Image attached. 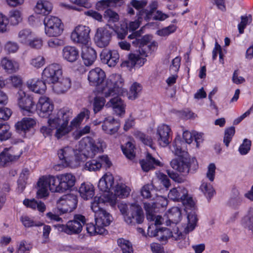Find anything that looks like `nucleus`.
<instances>
[{
	"mask_svg": "<svg viewBox=\"0 0 253 253\" xmlns=\"http://www.w3.org/2000/svg\"><path fill=\"white\" fill-rule=\"evenodd\" d=\"M146 61L145 58L140 57L138 54L130 53L128 55V60L123 61L121 64V66L127 67L129 70H131L135 66L138 67L142 66Z\"/></svg>",
	"mask_w": 253,
	"mask_h": 253,
	"instance_id": "nucleus-23",
	"label": "nucleus"
},
{
	"mask_svg": "<svg viewBox=\"0 0 253 253\" xmlns=\"http://www.w3.org/2000/svg\"><path fill=\"white\" fill-rule=\"evenodd\" d=\"M169 17V15L163 12L161 10H157L152 14V17L150 18V20H155L163 21L165 20Z\"/></svg>",
	"mask_w": 253,
	"mask_h": 253,
	"instance_id": "nucleus-57",
	"label": "nucleus"
},
{
	"mask_svg": "<svg viewBox=\"0 0 253 253\" xmlns=\"http://www.w3.org/2000/svg\"><path fill=\"white\" fill-rule=\"evenodd\" d=\"M184 143L180 139V137H176L170 146V149L176 156L183 157L185 151L182 149V145Z\"/></svg>",
	"mask_w": 253,
	"mask_h": 253,
	"instance_id": "nucleus-35",
	"label": "nucleus"
},
{
	"mask_svg": "<svg viewBox=\"0 0 253 253\" xmlns=\"http://www.w3.org/2000/svg\"><path fill=\"white\" fill-rule=\"evenodd\" d=\"M62 75L61 66L58 64L53 63L44 68L42 73V79L47 84H53L61 78Z\"/></svg>",
	"mask_w": 253,
	"mask_h": 253,
	"instance_id": "nucleus-14",
	"label": "nucleus"
},
{
	"mask_svg": "<svg viewBox=\"0 0 253 253\" xmlns=\"http://www.w3.org/2000/svg\"><path fill=\"white\" fill-rule=\"evenodd\" d=\"M103 165L108 168L111 165V162L107 155L98 156L97 160H96V170L99 169Z\"/></svg>",
	"mask_w": 253,
	"mask_h": 253,
	"instance_id": "nucleus-51",
	"label": "nucleus"
},
{
	"mask_svg": "<svg viewBox=\"0 0 253 253\" xmlns=\"http://www.w3.org/2000/svg\"><path fill=\"white\" fill-rule=\"evenodd\" d=\"M139 163L142 170L145 172L154 169L156 166H161L160 161L154 158L149 152H147L145 159L140 160Z\"/></svg>",
	"mask_w": 253,
	"mask_h": 253,
	"instance_id": "nucleus-24",
	"label": "nucleus"
},
{
	"mask_svg": "<svg viewBox=\"0 0 253 253\" xmlns=\"http://www.w3.org/2000/svg\"><path fill=\"white\" fill-rule=\"evenodd\" d=\"M51 9V3L49 1L42 0L38 1L35 8L37 13L45 15L49 14Z\"/></svg>",
	"mask_w": 253,
	"mask_h": 253,
	"instance_id": "nucleus-34",
	"label": "nucleus"
},
{
	"mask_svg": "<svg viewBox=\"0 0 253 253\" xmlns=\"http://www.w3.org/2000/svg\"><path fill=\"white\" fill-rule=\"evenodd\" d=\"M156 204L145 203L144 204V208L146 212V218L150 221H154L155 219V209Z\"/></svg>",
	"mask_w": 253,
	"mask_h": 253,
	"instance_id": "nucleus-47",
	"label": "nucleus"
},
{
	"mask_svg": "<svg viewBox=\"0 0 253 253\" xmlns=\"http://www.w3.org/2000/svg\"><path fill=\"white\" fill-rule=\"evenodd\" d=\"M53 129H56L55 136L57 139H60L63 136L67 135L70 131H71V127H68V125L65 124L61 123L56 126H50Z\"/></svg>",
	"mask_w": 253,
	"mask_h": 253,
	"instance_id": "nucleus-42",
	"label": "nucleus"
},
{
	"mask_svg": "<svg viewBox=\"0 0 253 253\" xmlns=\"http://www.w3.org/2000/svg\"><path fill=\"white\" fill-rule=\"evenodd\" d=\"M134 136L136 139L140 140L145 145L148 146L150 148L154 149V147L153 146V140L150 136L147 135L144 133L138 130L135 131L134 132Z\"/></svg>",
	"mask_w": 253,
	"mask_h": 253,
	"instance_id": "nucleus-39",
	"label": "nucleus"
},
{
	"mask_svg": "<svg viewBox=\"0 0 253 253\" xmlns=\"http://www.w3.org/2000/svg\"><path fill=\"white\" fill-rule=\"evenodd\" d=\"M19 155H12L7 148H5L0 153V168L4 167L7 163L16 160Z\"/></svg>",
	"mask_w": 253,
	"mask_h": 253,
	"instance_id": "nucleus-33",
	"label": "nucleus"
},
{
	"mask_svg": "<svg viewBox=\"0 0 253 253\" xmlns=\"http://www.w3.org/2000/svg\"><path fill=\"white\" fill-rule=\"evenodd\" d=\"M235 132V127L231 126L225 130L223 142L226 147H228L230 141Z\"/></svg>",
	"mask_w": 253,
	"mask_h": 253,
	"instance_id": "nucleus-54",
	"label": "nucleus"
},
{
	"mask_svg": "<svg viewBox=\"0 0 253 253\" xmlns=\"http://www.w3.org/2000/svg\"><path fill=\"white\" fill-rule=\"evenodd\" d=\"M1 66L8 73L16 72L19 68L18 64L15 61L3 58L1 61Z\"/></svg>",
	"mask_w": 253,
	"mask_h": 253,
	"instance_id": "nucleus-36",
	"label": "nucleus"
},
{
	"mask_svg": "<svg viewBox=\"0 0 253 253\" xmlns=\"http://www.w3.org/2000/svg\"><path fill=\"white\" fill-rule=\"evenodd\" d=\"M54 106L51 100L45 96L40 97L37 104V109L39 116L41 117H48L53 115L51 112L53 110Z\"/></svg>",
	"mask_w": 253,
	"mask_h": 253,
	"instance_id": "nucleus-18",
	"label": "nucleus"
},
{
	"mask_svg": "<svg viewBox=\"0 0 253 253\" xmlns=\"http://www.w3.org/2000/svg\"><path fill=\"white\" fill-rule=\"evenodd\" d=\"M180 58L179 57H176L172 60L169 67V71L171 73L175 74L178 71L180 65Z\"/></svg>",
	"mask_w": 253,
	"mask_h": 253,
	"instance_id": "nucleus-59",
	"label": "nucleus"
},
{
	"mask_svg": "<svg viewBox=\"0 0 253 253\" xmlns=\"http://www.w3.org/2000/svg\"><path fill=\"white\" fill-rule=\"evenodd\" d=\"M60 183L59 175L56 176L44 175L40 178L37 183L39 187L37 193L38 198L47 197L48 195V188L52 192H61Z\"/></svg>",
	"mask_w": 253,
	"mask_h": 253,
	"instance_id": "nucleus-5",
	"label": "nucleus"
},
{
	"mask_svg": "<svg viewBox=\"0 0 253 253\" xmlns=\"http://www.w3.org/2000/svg\"><path fill=\"white\" fill-rule=\"evenodd\" d=\"M111 217L109 213L98 207V210L96 211V234L105 235L108 234V231L104 227L110 225Z\"/></svg>",
	"mask_w": 253,
	"mask_h": 253,
	"instance_id": "nucleus-13",
	"label": "nucleus"
},
{
	"mask_svg": "<svg viewBox=\"0 0 253 253\" xmlns=\"http://www.w3.org/2000/svg\"><path fill=\"white\" fill-rule=\"evenodd\" d=\"M153 188L152 184H147L144 185L141 189V195L144 198H149L151 197V192Z\"/></svg>",
	"mask_w": 253,
	"mask_h": 253,
	"instance_id": "nucleus-62",
	"label": "nucleus"
},
{
	"mask_svg": "<svg viewBox=\"0 0 253 253\" xmlns=\"http://www.w3.org/2000/svg\"><path fill=\"white\" fill-rule=\"evenodd\" d=\"M120 126V123L111 117L105 118L102 126L103 130L109 134H114L116 133Z\"/></svg>",
	"mask_w": 253,
	"mask_h": 253,
	"instance_id": "nucleus-26",
	"label": "nucleus"
},
{
	"mask_svg": "<svg viewBox=\"0 0 253 253\" xmlns=\"http://www.w3.org/2000/svg\"><path fill=\"white\" fill-rule=\"evenodd\" d=\"M20 221L22 222L23 225L26 228L32 227L33 226H40L43 225V224L40 222H36L34 220L27 215H22L20 217Z\"/></svg>",
	"mask_w": 253,
	"mask_h": 253,
	"instance_id": "nucleus-50",
	"label": "nucleus"
},
{
	"mask_svg": "<svg viewBox=\"0 0 253 253\" xmlns=\"http://www.w3.org/2000/svg\"><path fill=\"white\" fill-rule=\"evenodd\" d=\"M252 21V17L251 15H243L241 16V22L238 25V28L240 34H243L244 29L247 25L251 23Z\"/></svg>",
	"mask_w": 253,
	"mask_h": 253,
	"instance_id": "nucleus-52",
	"label": "nucleus"
},
{
	"mask_svg": "<svg viewBox=\"0 0 253 253\" xmlns=\"http://www.w3.org/2000/svg\"><path fill=\"white\" fill-rule=\"evenodd\" d=\"M64 41L62 39L58 38L51 39L48 41L47 44L50 48H55L59 46L64 45Z\"/></svg>",
	"mask_w": 253,
	"mask_h": 253,
	"instance_id": "nucleus-58",
	"label": "nucleus"
},
{
	"mask_svg": "<svg viewBox=\"0 0 253 253\" xmlns=\"http://www.w3.org/2000/svg\"><path fill=\"white\" fill-rule=\"evenodd\" d=\"M104 18L109 23L118 22L120 19L119 14L112 9H107L104 13Z\"/></svg>",
	"mask_w": 253,
	"mask_h": 253,
	"instance_id": "nucleus-45",
	"label": "nucleus"
},
{
	"mask_svg": "<svg viewBox=\"0 0 253 253\" xmlns=\"http://www.w3.org/2000/svg\"><path fill=\"white\" fill-rule=\"evenodd\" d=\"M109 84V79L106 80L104 71L100 68H96V113L102 109L105 103L104 97L98 96L97 94L100 93L104 96Z\"/></svg>",
	"mask_w": 253,
	"mask_h": 253,
	"instance_id": "nucleus-7",
	"label": "nucleus"
},
{
	"mask_svg": "<svg viewBox=\"0 0 253 253\" xmlns=\"http://www.w3.org/2000/svg\"><path fill=\"white\" fill-rule=\"evenodd\" d=\"M171 168L184 175L193 173L198 169L199 166L195 157L182 158L173 159L170 162Z\"/></svg>",
	"mask_w": 253,
	"mask_h": 253,
	"instance_id": "nucleus-9",
	"label": "nucleus"
},
{
	"mask_svg": "<svg viewBox=\"0 0 253 253\" xmlns=\"http://www.w3.org/2000/svg\"><path fill=\"white\" fill-rule=\"evenodd\" d=\"M85 223V217L81 214H76L73 220L69 221L66 225L58 224L56 227L59 231L68 234H78L82 231L83 225Z\"/></svg>",
	"mask_w": 253,
	"mask_h": 253,
	"instance_id": "nucleus-11",
	"label": "nucleus"
},
{
	"mask_svg": "<svg viewBox=\"0 0 253 253\" xmlns=\"http://www.w3.org/2000/svg\"><path fill=\"white\" fill-rule=\"evenodd\" d=\"M142 86L140 84L137 82L133 83L131 85L128 93V98L134 100L137 98L142 90Z\"/></svg>",
	"mask_w": 253,
	"mask_h": 253,
	"instance_id": "nucleus-44",
	"label": "nucleus"
},
{
	"mask_svg": "<svg viewBox=\"0 0 253 253\" xmlns=\"http://www.w3.org/2000/svg\"><path fill=\"white\" fill-rule=\"evenodd\" d=\"M77 204L78 197L72 194L63 195L57 203L58 209L63 213L72 211L76 208Z\"/></svg>",
	"mask_w": 253,
	"mask_h": 253,
	"instance_id": "nucleus-15",
	"label": "nucleus"
},
{
	"mask_svg": "<svg viewBox=\"0 0 253 253\" xmlns=\"http://www.w3.org/2000/svg\"><path fill=\"white\" fill-rule=\"evenodd\" d=\"M117 242L118 246L121 249L122 253H133L132 244L128 240L119 238Z\"/></svg>",
	"mask_w": 253,
	"mask_h": 253,
	"instance_id": "nucleus-43",
	"label": "nucleus"
},
{
	"mask_svg": "<svg viewBox=\"0 0 253 253\" xmlns=\"http://www.w3.org/2000/svg\"><path fill=\"white\" fill-rule=\"evenodd\" d=\"M79 193L81 196L84 200H92L91 203V209L93 211H94L93 209V205L95 203V198L93 199L94 195V189L92 184L90 183H82L79 188Z\"/></svg>",
	"mask_w": 253,
	"mask_h": 253,
	"instance_id": "nucleus-22",
	"label": "nucleus"
},
{
	"mask_svg": "<svg viewBox=\"0 0 253 253\" xmlns=\"http://www.w3.org/2000/svg\"><path fill=\"white\" fill-rule=\"evenodd\" d=\"M187 225L185 229V233L180 231L177 226H174L172 230L166 227L156 228L154 233L151 235L156 237L163 244H166L168 240L171 238L174 240L182 239L186 234L193 231L197 225L198 218L195 212L193 211L187 214Z\"/></svg>",
	"mask_w": 253,
	"mask_h": 253,
	"instance_id": "nucleus-4",
	"label": "nucleus"
},
{
	"mask_svg": "<svg viewBox=\"0 0 253 253\" xmlns=\"http://www.w3.org/2000/svg\"><path fill=\"white\" fill-rule=\"evenodd\" d=\"M157 134L159 135L158 141L163 147L168 146L171 141V131L170 127L165 124L160 125L157 128Z\"/></svg>",
	"mask_w": 253,
	"mask_h": 253,
	"instance_id": "nucleus-21",
	"label": "nucleus"
},
{
	"mask_svg": "<svg viewBox=\"0 0 253 253\" xmlns=\"http://www.w3.org/2000/svg\"><path fill=\"white\" fill-rule=\"evenodd\" d=\"M96 37L98 38V39L96 42V45L99 47H104L107 46L110 42V36L107 32H103L102 34H100L99 36V29H97L96 32Z\"/></svg>",
	"mask_w": 253,
	"mask_h": 253,
	"instance_id": "nucleus-41",
	"label": "nucleus"
},
{
	"mask_svg": "<svg viewBox=\"0 0 253 253\" xmlns=\"http://www.w3.org/2000/svg\"><path fill=\"white\" fill-rule=\"evenodd\" d=\"M252 141L245 138L243 140V143L240 145L238 151L241 155H247L251 150Z\"/></svg>",
	"mask_w": 253,
	"mask_h": 253,
	"instance_id": "nucleus-53",
	"label": "nucleus"
},
{
	"mask_svg": "<svg viewBox=\"0 0 253 253\" xmlns=\"http://www.w3.org/2000/svg\"><path fill=\"white\" fill-rule=\"evenodd\" d=\"M71 83L69 78H60L52 85L54 92L57 94H62L66 92L71 87Z\"/></svg>",
	"mask_w": 253,
	"mask_h": 253,
	"instance_id": "nucleus-27",
	"label": "nucleus"
},
{
	"mask_svg": "<svg viewBox=\"0 0 253 253\" xmlns=\"http://www.w3.org/2000/svg\"><path fill=\"white\" fill-rule=\"evenodd\" d=\"M109 84L106 92H104V97H112L107 103L106 106L112 107L114 112L117 115H121L125 113V107L123 100L120 96H123L127 91L123 87L124 79L119 74L111 75L109 79Z\"/></svg>",
	"mask_w": 253,
	"mask_h": 253,
	"instance_id": "nucleus-2",
	"label": "nucleus"
},
{
	"mask_svg": "<svg viewBox=\"0 0 253 253\" xmlns=\"http://www.w3.org/2000/svg\"><path fill=\"white\" fill-rule=\"evenodd\" d=\"M10 126L6 124L0 123V140L5 141L9 139L12 133L9 131Z\"/></svg>",
	"mask_w": 253,
	"mask_h": 253,
	"instance_id": "nucleus-48",
	"label": "nucleus"
},
{
	"mask_svg": "<svg viewBox=\"0 0 253 253\" xmlns=\"http://www.w3.org/2000/svg\"><path fill=\"white\" fill-rule=\"evenodd\" d=\"M158 7V1L156 0L152 1L148 7L149 9H142L139 11V17L140 19H144L146 21H149L150 18L152 17V14L157 11Z\"/></svg>",
	"mask_w": 253,
	"mask_h": 253,
	"instance_id": "nucleus-31",
	"label": "nucleus"
},
{
	"mask_svg": "<svg viewBox=\"0 0 253 253\" xmlns=\"http://www.w3.org/2000/svg\"><path fill=\"white\" fill-rule=\"evenodd\" d=\"M8 23L7 18L0 13V32L3 33L7 31Z\"/></svg>",
	"mask_w": 253,
	"mask_h": 253,
	"instance_id": "nucleus-63",
	"label": "nucleus"
},
{
	"mask_svg": "<svg viewBox=\"0 0 253 253\" xmlns=\"http://www.w3.org/2000/svg\"><path fill=\"white\" fill-rule=\"evenodd\" d=\"M36 121L31 118H24L15 124V128L19 133H25L36 125Z\"/></svg>",
	"mask_w": 253,
	"mask_h": 253,
	"instance_id": "nucleus-30",
	"label": "nucleus"
},
{
	"mask_svg": "<svg viewBox=\"0 0 253 253\" xmlns=\"http://www.w3.org/2000/svg\"><path fill=\"white\" fill-rule=\"evenodd\" d=\"M45 64V59L42 56H38L31 60V64L37 68H39Z\"/></svg>",
	"mask_w": 253,
	"mask_h": 253,
	"instance_id": "nucleus-60",
	"label": "nucleus"
},
{
	"mask_svg": "<svg viewBox=\"0 0 253 253\" xmlns=\"http://www.w3.org/2000/svg\"><path fill=\"white\" fill-rule=\"evenodd\" d=\"M89 111L86 109H84L77 116V117L74 118L71 122L70 125L68 126V127H71V130L74 128H77L80 126L83 120L86 118H89Z\"/></svg>",
	"mask_w": 253,
	"mask_h": 253,
	"instance_id": "nucleus-38",
	"label": "nucleus"
},
{
	"mask_svg": "<svg viewBox=\"0 0 253 253\" xmlns=\"http://www.w3.org/2000/svg\"><path fill=\"white\" fill-rule=\"evenodd\" d=\"M44 31L49 37H57L64 30V25L61 20L55 16H47L44 19Z\"/></svg>",
	"mask_w": 253,
	"mask_h": 253,
	"instance_id": "nucleus-10",
	"label": "nucleus"
},
{
	"mask_svg": "<svg viewBox=\"0 0 253 253\" xmlns=\"http://www.w3.org/2000/svg\"><path fill=\"white\" fill-rule=\"evenodd\" d=\"M34 35V33L30 29H24L18 32L17 38L20 42L27 44Z\"/></svg>",
	"mask_w": 253,
	"mask_h": 253,
	"instance_id": "nucleus-37",
	"label": "nucleus"
},
{
	"mask_svg": "<svg viewBox=\"0 0 253 253\" xmlns=\"http://www.w3.org/2000/svg\"><path fill=\"white\" fill-rule=\"evenodd\" d=\"M200 189L204 193L205 196L209 199V200L213 196L214 190L210 183L203 181Z\"/></svg>",
	"mask_w": 253,
	"mask_h": 253,
	"instance_id": "nucleus-46",
	"label": "nucleus"
},
{
	"mask_svg": "<svg viewBox=\"0 0 253 253\" xmlns=\"http://www.w3.org/2000/svg\"><path fill=\"white\" fill-rule=\"evenodd\" d=\"M59 178L60 180V187L61 193L70 190L75 185L76 182L75 176L70 173L60 174Z\"/></svg>",
	"mask_w": 253,
	"mask_h": 253,
	"instance_id": "nucleus-25",
	"label": "nucleus"
},
{
	"mask_svg": "<svg viewBox=\"0 0 253 253\" xmlns=\"http://www.w3.org/2000/svg\"><path fill=\"white\" fill-rule=\"evenodd\" d=\"M59 159L63 167L76 168L80 166L83 160V156L79 151H74L70 147H65L58 152Z\"/></svg>",
	"mask_w": 253,
	"mask_h": 253,
	"instance_id": "nucleus-8",
	"label": "nucleus"
},
{
	"mask_svg": "<svg viewBox=\"0 0 253 253\" xmlns=\"http://www.w3.org/2000/svg\"><path fill=\"white\" fill-rule=\"evenodd\" d=\"M62 56L65 60L74 62L79 57V51L74 46H66L62 49Z\"/></svg>",
	"mask_w": 253,
	"mask_h": 253,
	"instance_id": "nucleus-29",
	"label": "nucleus"
},
{
	"mask_svg": "<svg viewBox=\"0 0 253 253\" xmlns=\"http://www.w3.org/2000/svg\"><path fill=\"white\" fill-rule=\"evenodd\" d=\"M118 207L127 224H140L143 222L144 218L143 211L138 204H131L129 209H127L126 206L124 205H119Z\"/></svg>",
	"mask_w": 253,
	"mask_h": 253,
	"instance_id": "nucleus-6",
	"label": "nucleus"
},
{
	"mask_svg": "<svg viewBox=\"0 0 253 253\" xmlns=\"http://www.w3.org/2000/svg\"><path fill=\"white\" fill-rule=\"evenodd\" d=\"M90 31V29L88 26L79 25L71 35V38L74 42L82 44V57L84 64L86 66L91 65L95 60V50L89 46Z\"/></svg>",
	"mask_w": 253,
	"mask_h": 253,
	"instance_id": "nucleus-3",
	"label": "nucleus"
},
{
	"mask_svg": "<svg viewBox=\"0 0 253 253\" xmlns=\"http://www.w3.org/2000/svg\"><path fill=\"white\" fill-rule=\"evenodd\" d=\"M124 155L128 159H132L135 157L134 146L130 142H127L125 146H122Z\"/></svg>",
	"mask_w": 253,
	"mask_h": 253,
	"instance_id": "nucleus-49",
	"label": "nucleus"
},
{
	"mask_svg": "<svg viewBox=\"0 0 253 253\" xmlns=\"http://www.w3.org/2000/svg\"><path fill=\"white\" fill-rule=\"evenodd\" d=\"M242 225L253 232V214L250 217H245L242 220Z\"/></svg>",
	"mask_w": 253,
	"mask_h": 253,
	"instance_id": "nucleus-64",
	"label": "nucleus"
},
{
	"mask_svg": "<svg viewBox=\"0 0 253 253\" xmlns=\"http://www.w3.org/2000/svg\"><path fill=\"white\" fill-rule=\"evenodd\" d=\"M46 82L42 79L35 80L33 79L28 81L27 82L28 86L32 91L39 94H43L46 89Z\"/></svg>",
	"mask_w": 253,
	"mask_h": 253,
	"instance_id": "nucleus-28",
	"label": "nucleus"
},
{
	"mask_svg": "<svg viewBox=\"0 0 253 253\" xmlns=\"http://www.w3.org/2000/svg\"><path fill=\"white\" fill-rule=\"evenodd\" d=\"M17 100L19 106L23 110L25 115L33 113L34 111L35 104L33 98L27 95L25 92L21 90L17 93Z\"/></svg>",
	"mask_w": 253,
	"mask_h": 253,
	"instance_id": "nucleus-17",
	"label": "nucleus"
},
{
	"mask_svg": "<svg viewBox=\"0 0 253 253\" xmlns=\"http://www.w3.org/2000/svg\"><path fill=\"white\" fill-rule=\"evenodd\" d=\"M42 44L43 41L42 39L39 37H35L34 35L33 38L31 39L27 45L33 48L39 49L42 47Z\"/></svg>",
	"mask_w": 253,
	"mask_h": 253,
	"instance_id": "nucleus-56",
	"label": "nucleus"
},
{
	"mask_svg": "<svg viewBox=\"0 0 253 253\" xmlns=\"http://www.w3.org/2000/svg\"><path fill=\"white\" fill-rule=\"evenodd\" d=\"M243 201V197L239 195L230 199L228 204L233 209H238Z\"/></svg>",
	"mask_w": 253,
	"mask_h": 253,
	"instance_id": "nucleus-55",
	"label": "nucleus"
},
{
	"mask_svg": "<svg viewBox=\"0 0 253 253\" xmlns=\"http://www.w3.org/2000/svg\"><path fill=\"white\" fill-rule=\"evenodd\" d=\"M72 4H68L66 7L69 9L81 11L83 7L89 8L90 4L87 2V0H69Z\"/></svg>",
	"mask_w": 253,
	"mask_h": 253,
	"instance_id": "nucleus-40",
	"label": "nucleus"
},
{
	"mask_svg": "<svg viewBox=\"0 0 253 253\" xmlns=\"http://www.w3.org/2000/svg\"><path fill=\"white\" fill-rule=\"evenodd\" d=\"M10 19L12 24H17L22 20L20 12L18 10H13L11 11Z\"/></svg>",
	"mask_w": 253,
	"mask_h": 253,
	"instance_id": "nucleus-61",
	"label": "nucleus"
},
{
	"mask_svg": "<svg viewBox=\"0 0 253 253\" xmlns=\"http://www.w3.org/2000/svg\"><path fill=\"white\" fill-rule=\"evenodd\" d=\"M100 59L102 63L108 66L115 67L119 62L120 55L116 50L104 48L100 53Z\"/></svg>",
	"mask_w": 253,
	"mask_h": 253,
	"instance_id": "nucleus-19",
	"label": "nucleus"
},
{
	"mask_svg": "<svg viewBox=\"0 0 253 253\" xmlns=\"http://www.w3.org/2000/svg\"><path fill=\"white\" fill-rule=\"evenodd\" d=\"M168 220L166 221L167 225L169 226L171 223L176 226V224L181 220V212L180 209L174 207L169 209L168 214Z\"/></svg>",
	"mask_w": 253,
	"mask_h": 253,
	"instance_id": "nucleus-32",
	"label": "nucleus"
},
{
	"mask_svg": "<svg viewBox=\"0 0 253 253\" xmlns=\"http://www.w3.org/2000/svg\"><path fill=\"white\" fill-rule=\"evenodd\" d=\"M72 118V111L68 109H63L49 116L48 123L49 126H56L61 123L68 125L69 121Z\"/></svg>",
	"mask_w": 253,
	"mask_h": 253,
	"instance_id": "nucleus-16",
	"label": "nucleus"
},
{
	"mask_svg": "<svg viewBox=\"0 0 253 253\" xmlns=\"http://www.w3.org/2000/svg\"><path fill=\"white\" fill-rule=\"evenodd\" d=\"M114 184L112 175H104L99 180L98 184L99 189L102 192L100 196H96V205L101 203L109 204L112 207L116 205L117 198L127 197L130 193V188L125 184H117L114 190L115 193L110 192V190ZM97 207L96 205V208Z\"/></svg>",
	"mask_w": 253,
	"mask_h": 253,
	"instance_id": "nucleus-1",
	"label": "nucleus"
},
{
	"mask_svg": "<svg viewBox=\"0 0 253 253\" xmlns=\"http://www.w3.org/2000/svg\"><path fill=\"white\" fill-rule=\"evenodd\" d=\"M168 196L174 201L181 202L186 208H193L194 207L195 203L185 188H174L170 190Z\"/></svg>",
	"mask_w": 253,
	"mask_h": 253,
	"instance_id": "nucleus-12",
	"label": "nucleus"
},
{
	"mask_svg": "<svg viewBox=\"0 0 253 253\" xmlns=\"http://www.w3.org/2000/svg\"><path fill=\"white\" fill-rule=\"evenodd\" d=\"M151 38L150 35H145L141 39H138V50L141 55L147 56L148 54L155 50L156 44L155 42H150Z\"/></svg>",
	"mask_w": 253,
	"mask_h": 253,
	"instance_id": "nucleus-20",
	"label": "nucleus"
}]
</instances>
